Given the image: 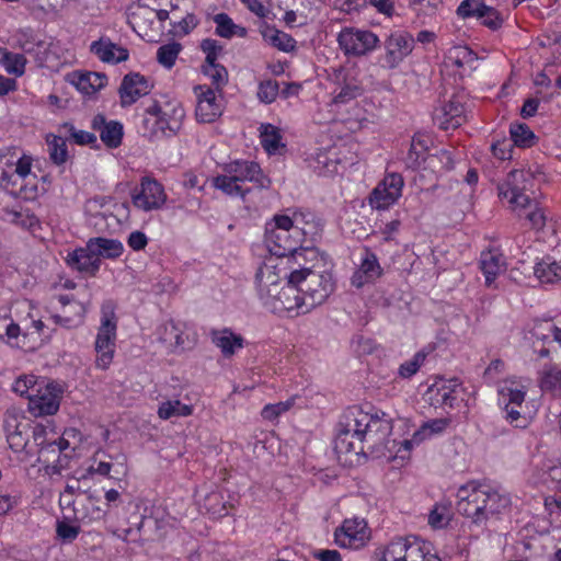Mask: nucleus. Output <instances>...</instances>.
I'll use <instances>...</instances> for the list:
<instances>
[{"label":"nucleus","instance_id":"nucleus-11","mask_svg":"<svg viewBox=\"0 0 561 561\" xmlns=\"http://www.w3.org/2000/svg\"><path fill=\"white\" fill-rule=\"evenodd\" d=\"M35 393L28 396V411L35 417L54 415L60 407L61 389L54 382L42 379Z\"/></svg>","mask_w":561,"mask_h":561},{"label":"nucleus","instance_id":"nucleus-34","mask_svg":"<svg viewBox=\"0 0 561 561\" xmlns=\"http://www.w3.org/2000/svg\"><path fill=\"white\" fill-rule=\"evenodd\" d=\"M539 386L545 392L554 396L561 394V368L557 365L545 366L540 375Z\"/></svg>","mask_w":561,"mask_h":561},{"label":"nucleus","instance_id":"nucleus-20","mask_svg":"<svg viewBox=\"0 0 561 561\" xmlns=\"http://www.w3.org/2000/svg\"><path fill=\"white\" fill-rule=\"evenodd\" d=\"M433 121L440 129H456L466 121L465 107L461 102L453 98L434 110Z\"/></svg>","mask_w":561,"mask_h":561},{"label":"nucleus","instance_id":"nucleus-28","mask_svg":"<svg viewBox=\"0 0 561 561\" xmlns=\"http://www.w3.org/2000/svg\"><path fill=\"white\" fill-rule=\"evenodd\" d=\"M480 267L485 277V284L491 286L495 278L505 272L506 263L502 253L496 250L482 252Z\"/></svg>","mask_w":561,"mask_h":561},{"label":"nucleus","instance_id":"nucleus-35","mask_svg":"<svg viewBox=\"0 0 561 561\" xmlns=\"http://www.w3.org/2000/svg\"><path fill=\"white\" fill-rule=\"evenodd\" d=\"M287 278L289 279V275L287 276ZM277 298L282 302V307L285 310L290 311L297 309L305 313V302L300 301L301 291L298 289V286H296V284H291L288 280L287 285L283 287L282 290L279 291Z\"/></svg>","mask_w":561,"mask_h":561},{"label":"nucleus","instance_id":"nucleus-56","mask_svg":"<svg viewBox=\"0 0 561 561\" xmlns=\"http://www.w3.org/2000/svg\"><path fill=\"white\" fill-rule=\"evenodd\" d=\"M486 4L484 0H462L457 8L458 16L462 19L479 18L483 15V9Z\"/></svg>","mask_w":561,"mask_h":561},{"label":"nucleus","instance_id":"nucleus-44","mask_svg":"<svg viewBox=\"0 0 561 561\" xmlns=\"http://www.w3.org/2000/svg\"><path fill=\"white\" fill-rule=\"evenodd\" d=\"M60 129L65 131L69 139L76 145L85 146L89 145L91 148H99L98 138L93 133L77 129L71 123H64Z\"/></svg>","mask_w":561,"mask_h":561},{"label":"nucleus","instance_id":"nucleus-43","mask_svg":"<svg viewBox=\"0 0 561 561\" xmlns=\"http://www.w3.org/2000/svg\"><path fill=\"white\" fill-rule=\"evenodd\" d=\"M313 169L319 174L329 175L337 173L339 160L333 150L320 151L314 158Z\"/></svg>","mask_w":561,"mask_h":561},{"label":"nucleus","instance_id":"nucleus-6","mask_svg":"<svg viewBox=\"0 0 561 561\" xmlns=\"http://www.w3.org/2000/svg\"><path fill=\"white\" fill-rule=\"evenodd\" d=\"M32 159L21 157L16 162L5 157H0V185L11 195L26 201H33L38 196L36 183L26 182L31 175Z\"/></svg>","mask_w":561,"mask_h":561},{"label":"nucleus","instance_id":"nucleus-62","mask_svg":"<svg viewBox=\"0 0 561 561\" xmlns=\"http://www.w3.org/2000/svg\"><path fill=\"white\" fill-rule=\"evenodd\" d=\"M481 23L492 31H497L504 23L503 15L494 8L485 5L483 9V15L478 18Z\"/></svg>","mask_w":561,"mask_h":561},{"label":"nucleus","instance_id":"nucleus-42","mask_svg":"<svg viewBox=\"0 0 561 561\" xmlns=\"http://www.w3.org/2000/svg\"><path fill=\"white\" fill-rule=\"evenodd\" d=\"M0 53L2 54L1 62L8 73L16 77L24 75L27 60L23 54L12 53L5 48H0Z\"/></svg>","mask_w":561,"mask_h":561},{"label":"nucleus","instance_id":"nucleus-26","mask_svg":"<svg viewBox=\"0 0 561 561\" xmlns=\"http://www.w3.org/2000/svg\"><path fill=\"white\" fill-rule=\"evenodd\" d=\"M90 51L107 64H118L128 59V50L112 43L110 38L101 37L90 45Z\"/></svg>","mask_w":561,"mask_h":561},{"label":"nucleus","instance_id":"nucleus-4","mask_svg":"<svg viewBox=\"0 0 561 561\" xmlns=\"http://www.w3.org/2000/svg\"><path fill=\"white\" fill-rule=\"evenodd\" d=\"M149 84L142 77V137L158 141L176 135L185 117L180 104L156 100L149 95Z\"/></svg>","mask_w":561,"mask_h":561},{"label":"nucleus","instance_id":"nucleus-40","mask_svg":"<svg viewBox=\"0 0 561 561\" xmlns=\"http://www.w3.org/2000/svg\"><path fill=\"white\" fill-rule=\"evenodd\" d=\"M515 383L514 380H505V385L499 389V394L502 398L503 405H515V407H524V402L526 399V387L522 386L520 388L513 387Z\"/></svg>","mask_w":561,"mask_h":561},{"label":"nucleus","instance_id":"nucleus-57","mask_svg":"<svg viewBox=\"0 0 561 561\" xmlns=\"http://www.w3.org/2000/svg\"><path fill=\"white\" fill-rule=\"evenodd\" d=\"M522 408L515 405H503L502 408L503 417L515 428H526L529 425L528 417L522 414Z\"/></svg>","mask_w":561,"mask_h":561},{"label":"nucleus","instance_id":"nucleus-45","mask_svg":"<svg viewBox=\"0 0 561 561\" xmlns=\"http://www.w3.org/2000/svg\"><path fill=\"white\" fill-rule=\"evenodd\" d=\"M261 145L268 153H275L283 146L279 130L272 124L261 126Z\"/></svg>","mask_w":561,"mask_h":561},{"label":"nucleus","instance_id":"nucleus-39","mask_svg":"<svg viewBox=\"0 0 561 561\" xmlns=\"http://www.w3.org/2000/svg\"><path fill=\"white\" fill-rule=\"evenodd\" d=\"M213 185L217 190L222 191L225 194L229 196H240L242 198L245 197L248 193H250V188L245 185H241L229 173L218 175L214 178Z\"/></svg>","mask_w":561,"mask_h":561},{"label":"nucleus","instance_id":"nucleus-30","mask_svg":"<svg viewBox=\"0 0 561 561\" xmlns=\"http://www.w3.org/2000/svg\"><path fill=\"white\" fill-rule=\"evenodd\" d=\"M49 443L39 447L37 461L44 465L47 474H60L61 471L68 466L69 457L67 455L56 454L51 451Z\"/></svg>","mask_w":561,"mask_h":561},{"label":"nucleus","instance_id":"nucleus-48","mask_svg":"<svg viewBox=\"0 0 561 561\" xmlns=\"http://www.w3.org/2000/svg\"><path fill=\"white\" fill-rule=\"evenodd\" d=\"M182 49L183 46L178 42L161 45L157 50V60L165 69H171Z\"/></svg>","mask_w":561,"mask_h":561},{"label":"nucleus","instance_id":"nucleus-22","mask_svg":"<svg viewBox=\"0 0 561 561\" xmlns=\"http://www.w3.org/2000/svg\"><path fill=\"white\" fill-rule=\"evenodd\" d=\"M197 105L195 110L196 119L199 123H213L221 114L220 105L217 103L215 90L206 85L195 88Z\"/></svg>","mask_w":561,"mask_h":561},{"label":"nucleus","instance_id":"nucleus-58","mask_svg":"<svg viewBox=\"0 0 561 561\" xmlns=\"http://www.w3.org/2000/svg\"><path fill=\"white\" fill-rule=\"evenodd\" d=\"M426 354L424 352H417L414 356L402 363L399 367L398 374L401 378L409 379L414 376L421 366L424 364Z\"/></svg>","mask_w":561,"mask_h":561},{"label":"nucleus","instance_id":"nucleus-16","mask_svg":"<svg viewBox=\"0 0 561 561\" xmlns=\"http://www.w3.org/2000/svg\"><path fill=\"white\" fill-rule=\"evenodd\" d=\"M73 505L75 517L78 522L91 524L101 520L106 515L101 495L96 491L83 490V497H78L68 505Z\"/></svg>","mask_w":561,"mask_h":561},{"label":"nucleus","instance_id":"nucleus-21","mask_svg":"<svg viewBox=\"0 0 561 561\" xmlns=\"http://www.w3.org/2000/svg\"><path fill=\"white\" fill-rule=\"evenodd\" d=\"M91 128L100 134L101 141L110 149L122 145L124 136L123 124L118 121H107L105 115L99 113L91 121Z\"/></svg>","mask_w":561,"mask_h":561},{"label":"nucleus","instance_id":"nucleus-60","mask_svg":"<svg viewBox=\"0 0 561 561\" xmlns=\"http://www.w3.org/2000/svg\"><path fill=\"white\" fill-rule=\"evenodd\" d=\"M279 93L278 82L275 80H265L260 82L257 88V98L265 104L274 102Z\"/></svg>","mask_w":561,"mask_h":561},{"label":"nucleus","instance_id":"nucleus-63","mask_svg":"<svg viewBox=\"0 0 561 561\" xmlns=\"http://www.w3.org/2000/svg\"><path fill=\"white\" fill-rule=\"evenodd\" d=\"M12 221L27 230H34L36 227H39L38 218L28 209L14 211Z\"/></svg>","mask_w":561,"mask_h":561},{"label":"nucleus","instance_id":"nucleus-12","mask_svg":"<svg viewBox=\"0 0 561 561\" xmlns=\"http://www.w3.org/2000/svg\"><path fill=\"white\" fill-rule=\"evenodd\" d=\"M404 181L399 173H388L369 195V205L374 209L385 210L402 195Z\"/></svg>","mask_w":561,"mask_h":561},{"label":"nucleus","instance_id":"nucleus-36","mask_svg":"<svg viewBox=\"0 0 561 561\" xmlns=\"http://www.w3.org/2000/svg\"><path fill=\"white\" fill-rule=\"evenodd\" d=\"M198 24L199 20L193 12H185V14L180 18V20L171 19L168 34L172 37L182 38L192 33Z\"/></svg>","mask_w":561,"mask_h":561},{"label":"nucleus","instance_id":"nucleus-23","mask_svg":"<svg viewBox=\"0 0 561 561\" xmlns=\"http://www.w3.org/2000/svg\"><path fill=\"white\" fill-rule=\"evenodd\" d=\"M461 385L458 378L440 379L436 381L428 389V392L432 394V402L440 407L455 408L457 403V389L460 388Z\"/></svg>","mask_w":561,"mask_h":561},{"label":"nucleus","instance_id":"nucleus-5","mask_svg":"<svg viewBox=\"0 0 561 561\" xmlns=\"http://www.w3.org/2000/svg\"><path fill=\"white\" fill-rule=\"evenodd\" d=\"M289 283L296 284L301 291V300L305 302L304 312H308L322 305L334 290L332 275L327 272H316L302 266L289 273Z\"/></svg>","mask_w":561,"mask_h":561},{"label":"nucleus","instance_id":"nucleus-2","mask_svg":"<svg viewBox=\"0 0 561 561\" xmlns=\"http://www.w3.org/2000/svg\"><path fill=\"white\" fill-rule=\"evenodd\" d=\"M457 499V512L478 527L484 526L491 516L507 512L512 504L508 493L474 480L458 489Z\"/></svg>","mask_w":561,"mask_h":561},{"label":"nucleus","instance_id":"nucleus-27","mask_svg":"<svg viewBox=\"0 0 561 561\" xmlns=\"http://www.w3.org/2000/svg\"><path fill=\"white\" fill-rule=\"evenodd\" d=\"M165 202L163 185L154 179L142 176V210L160 209Z\"/></svg>","mask_w":561,"mask_h":561},{"label":"nucleus","instance_id":"nucleus-13","mask_svg":"<svg viewBox=\"0 0 561 561\" xmlns=\"http://www.w3.org/2000/svg\"><path fill=\"white\" fill-rule=\"evenodd\" d=\"M337 42L345 55L362 56L375 49L379 39L370 31L344 28L340 32Z\"/></svg>","mask_w":561,"mask_h":561},{"label":"nucleus","instance_id":"nucleus-8","mask_svg":"<svg viewBox=\"0 0 561 561\" xmlns=\"http://www.w3.org/2000/svg\"><path fill=\"white\" fill-rule=\"evenodd\" d=\"M534 181V174L529 170H512L497 186L499 197L506 199L519 217L527 208H531L533 199L526 192L533 187Z\"/></svg>","mask_w":561,"mask_h":561},{"label":"nucleus","instance_id":"nucleus-7","mask_svg":"<svg viewBox=\"0 0 561 561\" xmlns=\"http://www.w3.org/2000/svg\"><path fill=\"white\" fill-rule=\"evenodd\" d=\"M374 561H440L432 553L431 545L417 537H398L388 545L378 547Z\"/></svg>","mask_w":561,"mask_h":561},{"label":"nucleus","instance_id":"nucleus-46","mask_svg":"<svg viewBox=\"0 0 561 561\" xmlns=\"http://www.w3.org/2000/svg\"><path fill=\"white\" fill-rule=\"evenodd\" d=\"M264 38L279 50L289 53L296 48V41L285 32L276 28H267L263 33Z\"/></svg>","mask_w":561,"mask_h":561},{"label":"nucleus","instance_id":"nucleus-41","mask_svg":"<svg viewBox=\"0 0 561 561\" xmlns=\"http://www.w3.org/2000/svg\"><path fill=\"white\" fill-rule=\"evenodd\" d=\"M193 405L182 403L180 400H168L162 402L158 409V415L162 420L182 417L193 414Z\"/></svg>","mask_w":561,"mask_h":561},{"label":"nucleus","instance_id":"nucleus-14","mask_svg":"<svg viewBox=\"0 0 561 561\" xmlns=\"http://www.w3.org/2000/svg\"><path fill=\"white\" fill-rule=\"evenodd\" d=\"M414 38L404 31L391 33L385 41L386 54L382 67L388 69L397 68L413 50Z\"/></svg>","mask_w":561,"mask_h":561},{"label":"nucleus","instance_id":"nucleus-47","mask_svg":"<svg viewBox=\"0 0 561 561\" xmlns=\"http://www.w3.org/2000/svg\"><path fill=\"white\" fill-rule=\"evenodd\" d=\"M450 421L448 419H434L425 422L415 433L414 440L416 444L422 443L424 439L433 435L443 433Z\"/></svg>","mask_w":561,"mask_h":561},{"label":"nucleus","instance_id":"nucleus-64","mask_svg":"<svg viewBox=\"0 0 561 561\" xmlns=\"http://www.w3.org/2000/svg\"><path fill=\"white\" fill-rule=\"evenodd\" d=\"M542 476L546 482H551L556 488H561V463L552 461L543 463Z\"/></svg>","mask_w":561,"mask_h":561},{"label":"nucleus","instance_id":"nucleus-50","mask_svg":"<svg viewBox=\"0 0 561 561\" xmlns=\"http://www.w3.org/2000/svg\"><path fill=\"white\" fill-rule=\"evenodd\" d=\"M214 22L217 25L216 34L220 37L231 38L234 34H237V30L240 31V36H244L247 33L245 28L236 25L232 19L227 13L216 14L214 16Z\"/></svg>","mask_w":561,"mask_h":561},{"label":"nucleus","instance_id":"nucleus-10","mask_svg":"<svg viewBox=\"0 0 561 561\" xmlns=\"http://www.w3.org/2000/svg\"><path fill=\"white\" fill-rule=\"evenodd\" d=\"M154 336L167 353L180 354L191 350L196 344V336L186 332L184 322L168 320L157 327Z\"/></svg>","mask_w":561,"mask_h":561},{"label":"nucleus","instance_id":"nucleus-15","mask_svg":"<svg viewBox=\"0 0 561 561\" xmlns=\"http://www.w3.org/2000/svg\"><path fill=\"white\" fill-rule=\"evenodd\" d=\"M3 428L7 440L14 453L23 451L28 443L30 421L15 410H8L4 414Z\"/></svg>","mask_w":561,"mask_h":561},{"label":"nucleus","instance_id":"nucleus-31","mask_svg":"<svg viewBox=\"0 0 561 561\" xmlns=\"http://www.w3.org/2000/svg\"><path fill=\"white\" fill-rule=\"evenodd\" d=\"M89 242L91 251L94 250L100 260L101 257L115 259L123 253V244L117 240L99 237L90 239Z\"/></svg>","mask_w":561,"mask_h":561},{"label":"nucleus","instance_id":"nucleus-19","mask_svg":"<svg viewBox=\"0 0 561 561\" xmlns=\"http://www.w3.org/2000/svg\"><path fill=\"white\" fill-rule=\"evenodd\" d=\"M383 274V270L379 264L377 255L368 248H364V255L360 264L354 272L351 283L356 288H362L366 284H373Z\"/></svg>","mask_w":561,"mask_h":561},{"label":"nucleus","instance_id":"nucleus-54","mask_svg":"<svg viewBox=\"0 0 561 561\" xmlns=\"http://www.w3.org/2000/svg\"><path fill=\"white\" fill-rule=\"evenodd\" d=\"M203 72L211 80V84L217 91H221L228 82V71L220 64H204Z\"/></svg>","mask_w":561,"mask_h":561},{"label":"nucleus","instance_id":"nucleus-1","mask_svg":"<svg viewBox=\"0 0 561 561\" xmlns=\"http://www.w3.org/2000/svg\"><path fill=\"white\" fill-rule=\"evenodd\" d=\"M392 421L385 412L370 414L354 405L347 408L336 425L334 448L337 454L359 456L387 448Z\"/></svg>","mask_w":561,"mask_h":561},{"label":"nucleus","instance_id":"nucleus-53","mask_svg":"<svg viewBox=\"0 0 561 561\" xmlns=\"http://www.w3.org/2000/svg\"><path fill=\"white\" fill-rule=\"evenodd\" d=\"M446 59L450 65L460 68L474 61L477 55L469 47L459 45L448 49Z\"/></svg>","mask_w":561,"mask_h":561},{"label":"nucleus","instance_id":"nucleus-32","mask_svg":"<svg viewBox=\"0 0 561 561\" xmlns=\"http://www.w3.org/2000/svg\"><path fill=\"white\" fill-rule=\"evenodd\" d=\"M534 273L540 283L552 284L561 279V265L547 256L535 265Z\"/></svg>","mask_w":561,"mask_h":561},{"label":"nucleus","instance_id":"nucleus-3","mask_svg":"<svg viewBox=\"0 0 561 561\" xmlns=\"http://www.w3.org/2000/svg\"><path fill=\"white\" fill-rule=\"evenodd\" d=\"M304 221L302 213H294L293 217L287 215H275L265 226V244L272 255L278 257H291L300 266V259L306 260L310 254L316 257L312 247L305 245L307 231L300 226Z\"/></svg>","mask_w":561,"mask_h":561},{"label":"nucleus","instance_id":"nucleus-61","mask_svg":"<svg viewBox=\"0 0 561 561\" xmlns=\"http://www.w3.org/2000/svg\"><path fill=\"white\" fill-rule=\"evenodd\" d=\"M57 538L64 543H71L80 534V527L66 520H58L56 524Z\"/></svg>","mask_w":561,"mask_h":561},{"label":"nucleus","instance_id":"nucleus-59","mask_svg":"<svg viewBox=\"0 0 561 561\" xmlns=\"http://www.w3.org/2000/svg\"><path fill=\"white\" fill-rule=\"evenodd\" d=\"M33 439L35 445L39 448L49 443V440L54 439V436L57 435L54 426H51L50 422L47 421V424L37 423L33 430Z\"/></svg>","mask_w":561,"mask_h":561},{"label":"nucleus","instance_id":"nucleus-51","mask_svg":"<svg viewBox=\"0 0 561 561\" xmlns=\"http://www.w3.org/2000/svg\"><path fill=\"white\" fill-rule=\"evenodd\" d=\"M511 140L515 146L530 148L536 142V136L526 124L511 125Z\"/></svg>","mask_w":561,"mask_h":561},{"label":"nucleus","instance_id":"nucleus-55","mask_svg":"<svg viewBox=\"0 0 561 561\" xmlns=\"http://www.w3.org/2000/svg\"><path fill=\"white\" fill-rule=\"evenodd\" d=\"M43 386L42 380H38V378L35 375H22L13 383V391L15 393H19L20 396H28L31 393H35L38 386Z\"/></svg>","mask_w":561,"mask_h":561},{"label":"nucleus","instance_id":"nucleus-18","mask_svg":"<svg viewBox=\"0 0 561 561\" xmlns=\"http://www.w3.org/2000/svg\"><path fill=\"white\" fill-rule=\"evenodd\" d=\"M334 539L339 547L359 549L367 539L366 523L362 519H346L334 533Z\"/></svg>","mask_w":561,"mask_h":561},{"label":"nucleus","instance_id":"nucleus-29","mask_svg":"<svg viewBox=\"0 0 561 561\" xmlns=\"http://www.w3.org/2000/svg\"><path fill=\"white\" fill-rule=\"evenodd\" d=\"M126 217V207L123 204H114L113 210L105 209L93 216V225L100 231H116Z\"/></svg>","mask_w":561,"mask_h":561},{"label":"nucleus","instance_id":"nucleus-9","mask_svg":"<svg viewBox=\"0 0 561 561\" xmlns=\"http://www.w3.org/2000/svg\"><path fill=\"white\" fill-rule=\"evenodd\" d=\"M101 325L98 330L94 348L96 352L95 366L107 369L115 353L117 319L114 305L106 301L101 308Z\"/></svg>","mask_w":561,"mask_h":561},{"label":"nucleus","instance_id":"nucleus-24","mask_svg":"<svg viewBox=\"0 0 561 561\" xmlns=\"http://www.w3.org/2000/svg\"><path fill=\"white\" fill-rule=\"evenodd\" d=\"M210 340L220 350L225 358L232 357L237 351L244 346V339L229 328L211 330Z\"/></svg>","mask_w":561,"mask_h":561},{"label":"nucleus","instance_id":"nucleus-17","mask_svg":"<svg viewBox=\"0 0 561 561\" xmlns=\"http://www.w3.org/2000/svg\"><path fill=\"white\" fill-rule=\"evenodd\" d=\"M225 171L241 185L251 182L259 188H265L271 184L270 179L263 174L261 167L254 161L236 160L228 163Z\"/></svg>","mask_w":561,"mask_h":561},{"label":"nucleus","instance_id":"nucleus-37","mask_svg":"<svg viewBox=\"0 0 561 561\" xmlns=\"http://www.w3.org/2000/svg\"><path fill=\"white\" fill-rule=\"evenodd\" d=\"M13 38L14 47L26 54H32L36 48L44 46V42L37 37L31 27L18 30Z\"/></svg>","mask_w":561,"mask_h":561},{"label":"nucleus","instance_id":"nucleus-38","mask_svg":"<svg viewBox=\"0 0 561 561\" xmlns=\"http://www.w3.org/2000/svg\"><path fill=\"white\" fill-rule=\"evenodd\" d=\"M137 78H139V73L126 75L123 78L118 93L124 107L134 104L140 98V90L136 87Z\"/></svg>","mask_w":561,"mask_h":561},{"label":"nucleus","instance_id":"nucleus-25","mask_svg":"<svg viewBox=\"0 0 561 561\" xmlns=\"http://www.w3.org/2000/svg\"><path fill=\"white\" fill-rule=\"evenodd\" d=\"M90 249V242L88 241L85 248H79L68 254V265L81 273L89 275H95L100 268L101 260L98 257L95 251Z\"/></svg>","mask_w":561,"mask_h":561},{"label":"nucleus","instance_id":"nucleus-52","mask_svg":"<svg viewBox=\"0 0 561 561\" xmlns=\"http://www.w3.org/2000/svg\"><path fill=\"white\" fill-rule=\"evenodd\" d=\"M363 92L362 87L356 82L355 79L344 81L337 89L334 90L333 101L335 103H347L351 100L356 99Z\"/></svg>","mask_w":561,"mask_h":561},{"label":"nucleus","instance_id":"nucleus-49","mask_svg":"<svg viewBox=\"0 0 561 561\" xmlns=\"http://www.w3.org/2000/svg\"><path fill=\"white\" fill-rule=\"evenodd\" d=\"M47 146L49 158L56 165H61L67 161L68 149L66 140L62 137L56 135L48 136Z\"/></svg>","mask_w":561,"mask_h":561},{"label":"nucleus","instance_id":"nucleus-33","mask_svg":"<svg viewBox=\"0 0 561 561\" xmlns=\"http://www.w3.org/2000/svg\"><path fill=\"white\" fill-rule=\"evenodd\" d=\"M75 84L82 93L93 94L107 84V77L102 72L81 73Z\"/></svg>","mask_w":561,"mask_h":561}]
</instances>
